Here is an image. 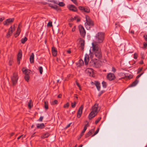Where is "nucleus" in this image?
<instances>
[{"instance_id":"1","label":"nucleus","mask_w":147,"mask_h":147,"mask_svg":"<svg viewBox=\"0 0 147 147\" xmlns=\"http://www.w3.org/2000/svg\"><path fill=\"white\" fill-rule=\"evenodd\" d=\"M92 44L93 54L96 58L99 59H101L102 57V54L100 46L98 44L94 43H92Z\"/></svg>"},{"instance_id":"2","label":"nucleus","mask_w":147,"mask_h":147,"mask_svg":"<svg viewBox=\"0 0 147 147\" xmlns=\"http://www.w3.org/2000/svg\"><path fill=\"white\" fill-rule=\"evenodd\" d=\"M100 108L98 107V104L96 103L92 107V110L88 116V119H91L95 117L100 110Z\"/></svg>"},{"instance_id":"3","label":"nucleus","mask_w":147,"mask_h":147,"mask_svg":"<svg viewBox=\"0 0 147 147\" xmlns=\"http://www.w3.org/2000/svg\"><path fill=\"white\" fill-rule=\"evenodd\" d=\"M104 33L99 32H98L95 36V41L92 43L98 44V43H102L104 39Z\"/></svg>"},{"instance_id":"4","label":"nucleus","mask_w":147,"mask_h":147,"mask_svg":"<svg viewBox=\"0 0 147 147\" xmlns=\"http://www.w3.org/2000/svg\"><path fill=\"white\" fill-rule=\"evenodd\" d=\"M85 18L86 22L85 23V25L87 30H89L91 26H93L94 25L93 22L89 18L88 16H86Z\"/></svg>"},{"instance_id":"5","label":"nucleus","mask_w":147,"mask_h":147,"mask_svg":"<svg viewBox=\"0 0 147 147\" xmlns=\"http://www.w3.org/2000/svg\"><path fill=\"white\" fill-rule=\"evenodd\" d=\"M91 65L96 68H98L101 66L102 64V62L100 60H92L90 62Z\"/></svg>"},{"instance_id":"6","label":"nucleus","mask_w":147,"mask_h":147,"mask_svg":"<svg viewBox=\"0 0 147 147\" xmlns=\"http://www.w3.org/2000/svg\"><path fill=\"white\" fill-rule=\"evenodd\" d=\"M18 79V75L17 73H14L13 76L11 77V80L13 85L16 84Z\"/></svg>"},{"instance_id":"7","label":"nucleus","mask_w":147,"mask_h":147,"mask_svg":"<svg viewBox=\"0 0 147 147\" xmlns=\"http://www.w3.org/2000/svg\"><path fill=\"white\" fill-rule=\"evenodd\" d=\"M79 29L81 36L84 37L86 35V32L83 26L81 25L79 26Z\"/></svg>"},{"instance_id":"8","label":"nucleus","mask_w":147,"mask_h":147,"mask_svg":"<svg viewBox=\"0 0 147 147\" xmlns=\"http://www.w3.org/2000/svg\"><path fill=\"white\" fill-rule=\"evenodd\" d=\"M14 20V18H9L6 19L3 22V24L4 25L8 26L12 23Z\"/></svg>"},{"instance_id":"9","label":"nucleus","mask_w":147,"mask_h":147,"mask_svg":"<svg viewBox=\"0 0 147 147\" xmlns=\"http://www.w3.org/2000/svg\"><path fill=\"white\" fill-rule=\"evenodd\" d=\"M79 9L82 12H84L86 13L90 12V10L89 8L88 7H84L82 6H79L78 7Z\"/></svg>"},{"instance_id":"10","label":"nucleus","mask_w":147,"mask_h":147,"mask_svg":"<svg viewBox=\"0 0 147 147\" xmlns=\"http://www.w3.org/2000/svg\"><path fill=\"white\" fill-rule=\"evenodd\" d=\"M107 77L108 80L111 81L114 79L115 76L114 74L110 73L108 74Z\"/></svg>"},{"instance_id":"11","label":"nucleus","mask_w":147,"mask_h":147,"mask_svg":"<svg viewBox=\"0 0 147 147\" xmlns=\"http://www.w3.org/2000/svg\"><path fill=\"white\" fill-rule=\"evenodd\" d=\"M83 108V105H81L79 108L78 110V112L77 117L78 118H79L82 113V110Z\"/></svg>"},{"instance_id":"12","label":"nucleus","mask_w":147,"mask_h":147,"mask_svg":"<svg viewBox=\"0 0 147 147\" xmlns=\"http://www.w3.org/2000/svg\"><path fill=\"white\" fill-rule=\"evenodd\" d=\"M14 30V29H13L12 26H11L8 32L7 33L6 36L7 38L9 37L12 34Z\"/></svg>"},{"instance_id":"13","label":"nucleus","mask_w":147,"mask_h":147,"mask_svg":"<svg viewBox=\"0 0 147 147\" xmlns=\"http://www.w3.org/2000/svg\"><path fill=\"white\" fill-rule=\"evenodd\" d=\"M86 73L90 76H92L93 70L92 68H87L86 70Z\"/></svg>"},{"instance_id":"14","label":"nucleus","mask_w":147,"mask_h":147,"mask_svg":"<svg viewBox=\"0 0 147 147\" xmlns=\"http://www.w3.org/2000/svg\"><path fill=\"white\" fill-rule=\"evenodd\" d=\"M80 47L81 49V50H83L84 48V41L83 39L80 38Z\"/></svg>"},{"instance_id":"15","label":"nucleus","mask_w":147,"mask_h":147,"mask_svg":"<svg viewBox=\"0 0 147 147\" xmlns=\"http://www.w3.org/2000/svg\"><path fill=\"white\" fill-rule=\"evenodd\" d=\"M22 56V52L21 50H20L17 55V61L18 64L20 63V61Z\"/></svg>"},{"instance_id":"16","label":"nucleus","mask_w":147,"mask_h":147,"mask_svg":"<svg viewBox=\"0 0 147 147\" xmlns=\"http://www.w3.org/2000/svg\"><path fill=\"white\" fill-rule=\"evenodd\" d=\"M22 71L25 75H28L30 72V70L28 69H26L25 67H23L22 69Z\"/></svg>"},{"instance_id":"17","label":"nucleus","mask_w":147,"mask_h":147,"mask_svg":"<svg viewBox=\"0 0 147 147\" xmlns=\"http://www.w3.org/2000/svg\"><path fill=\"white\" fill-rule=\"evenodd\" d=\"M69 9L73 11H76L77 10V8L73 5H71L69 7Z\"/></svg>"},{"instance_id":"18","label":"nucleus","mask_w":147,"mask_h":147,"mask_svg":"<svg viewBox=\"0 0 147 147\" xmlns=\"http://www.w3.org/2000/svg\"><path fill=\"white\" fill-rule=\"evenodd\" d=\"M52 52L53 55L54 57L56 56L57 54V50L55 47H52Z\"/></svg>"},{"instance_id":"19","label":"nucleus","mask_w":147,"mask_h":147,"mask_svg":"<svg viewBox=\"0 0 147 147\" xmlns=\"http://www.w3.org/2000/svg\"><path fill=\"white\" fill-rule=\"evenodd\" d=\"M84 64L83 61L82 59H80L78 62L76 63V65L77 67H80L83 65Z\"/></svg>"},{"instance_id":"20","label":"nucleus","mask_w":147,"mask_h":147,"mask_svg":"<svg viewBox=\"0 0 147 147\" xmlns=\"http://www.w3.org/2000/svg\"><path fill=\"white\" fill-rule=\"evenodd\" d=\"M34 55L33 53H31L30 57V61L31 63H34Z\"/></svg>"},{"instance_id":"21","label":"nucleus","mask_w":147,"mask_h":147,"mask_svg":"<svg viewBox=\"0 0 147 147\" xmlns=\"http://www.w3.org/2000/svg\"><path fill=\"white\" fill-rule=\"evenodd\" d=\"M36 125L37 128L38 129H42L45 126L44 124L43 123L37 124Z\"/></svg>"},{"instance_id":"22","label":"nucleus","mask_w":147,"mask_h":147,"mask_svg":"<svg viewBox=\"0 0 147 147\" xmlns=\"http://www.w3.org/2000/svg\"><path fill=\"white\" fill-rule=\"evenodd\" d=\"M95 85L97 90L98 91L100 90V87L99 82L98 81L95 82Z\"/></svg>"},{"instance_id":"23","label":"nucleus","mask_w":147,"mask_h":147,"mask_svg":"<svg viewBox=\"0 0 147 147\" xmlns=\"http://www.w3.org/2000/svg\"><path fill=\"white\" fill-rule=\"evenodd\" d=\"M87 125V124H86L85 125V126H84L83 130L82 132L80 135V138H81V137L84 135V133L85 132V131L86 130V129L87 128V127L86 126Z\"/></svg>"},{"instance_id":"24","label":"nucleus","mask_w":147,"mask_h":147,"mask_svg":"<svg viewBox=\"0 0 147 147\" xmlns=\"http://www.w3.org/2000/svg\"><path fill=\"white\" fill-rule=\"evenodd\" d=\"M94 131L93 129L90 130L86 135V137L87 138L90 136L92 134V131Z\"/></svg>"},{"instance_id":"25","label":"nucleus","mask_w":147,"mask_h":147,"mask_svg":"<svg viewBox=\"0 0 147 147\" xmlns=\"http://www.w3.org/2000/svg\"><path fill=\"white\" fill-rule=\"evenodd\" d=\"M49 135V134L48 133H47L44 134L41 136V138H45L47 137Z\"/></svg>"},{"instance_id":"26","label":"nucleus","mask_w":147,"mask_h":147,"mask_svg":"<svg viewBox=\"0 0 147 147\" xmlns=\"http://www.w3.org/2000/svg\"><path fill=\"white\" fill-rule=\"evenodd\" d=\"M138 81L136 80L134 81L130 85V87H133L135 86L138 83Z\"/></svg>"},{"instance_id":"27","label":"nucleus","mask_w":147,"mask_h":147,"mask_svg":"<svg viewBox=\"0 0 147 147\" xmlns=\"http://www.w3.org/2000/svg\"><path fill=\"white\" fill-rule=\"evenodd\" d=\"M49 6L51 8H53L55 9H57V7L56 5H53L52 4H49Z\"/></svg>"},{"instance_id":"28","label":"nucleus","mask_w":147,"mask_h":147,"mask_svg":"<svg viewBox=\"0 0 147 147\" xmlns=\"http://www.w3.org/2000/svg\"><path fill=\"white\" fill-rule=\"evenodd\" d=\"M89 57L88 56H86L84 58V62L86 65H87L88 63Z\"/></svg>"},{"instance_id":"29","label":"nucleus","mask_w":147,"mask_h":147,"mask_svg":"<svg viewBox=\"0 0 147 147\" xmlns=\"http://www.w3.org/2000/svg\"><path fill=\"white\" fill-rule=\"evenodd\" d=\"M20 28L19 27V26L18 27V29L16 33V34L15 35V36L16 37L17 36L19 35L20 34Z\"/></svg>"},{"instance_id":"30","label":"nucleus","mask_w":147,"mask_h":147,"mask_svg":"<svg viewBox=\"0 0 147 147\" xmlns=\"http://www.w3.org/2000/svg\"><path fill=\"white\" fill-rule=\"evenodd\" d=\"M27 40V38L25 37L24 38H22L21 40V42L22 43L24 44Z\"/></svg>"},{"instance_id":"31","label":"nucleus","mask_w":147,"mask_h":147,"mask_svg":"<svg viewBox=\"0 0 147 147\" xmlns=\"http://www.w3.org/2000/svg\"><path fill=\"white\" fill-rule=\"evenodd\" d=\"M29 76L28 75H25L24 77V79L25 80L27 81V82H28L29 80Z\"/></svg>"},{"instance_id":"32","label":"nucleus","mask_w":147,"mask_h":147,"mask_svg":"<svg viewBox=\"0 0 147 147\" xmlns=\"http://www.w3.org/2000/svg\"><path fill=\"white\" fill-rule=\"evenodd\" d=\"M45 108L46 109H48V103L45 101Z\"/></svg>"},{"instance_id":"33","label":"nucleus","mask_w":147,"mask_h":147,"mask_svg":"<svg viewBox=\"0 0 147 147\" xmlns=\"http://www.w3.org/2000/svg\"><path fill=\"white\" fill-rule=\"evenodd\" d=\"M59 6L61 7L64 6L65 4L63 2H59V3H58V4Z\"/></svg>"},{"instance_id":"34","label":"nucleus","mask_w":147,"mask_h":147,"mask_svg":"<svg viewBox=\"0 0 147 147\" xmlns=\"http://www.w3.org/2000/svg\"><path fill=\"white\" fill-rule=\"evenodd\" d=\"M102 86L104 88H105L107 86V83L105 81H103L102 82Z\"/></svg>"},{"instance_id":"35","label":"nucleus","mask_w":147,"mask_h":147,"mask_svg":"<svg viewBox=\"0 0 147 147\" xmlns=\"http://www.w3.org/2000/svg\"><path fill=\"white\" fill-rule=\"evenodd\" d=\"M39 69L40 73L41 74H42L43 71L42 67L41 66L40 67H39Z\"/></svg>"},{"instance_id":"36","label":"nucleus","mask_w":147,"mask_h":147,"mask_svg":"<svg viewBox=\"0 0 147 147\" xmlns=\"http://www.w3.org/2000/svg\"><path fill=\"white\" fill-rule=\"evenodd\" d=\"M76 103L75 101L74 102V103L73 102L71 103V106L73 108H74L75 107L76 105Z\"/></svg>"},{"instance_id":"37","label":"nucleus","mask_w":147,"mask_h":147,"mask_svg":"<svg viewBox=\"0 0 147 147\" xmlns=\"http://www.w3.org/2000/svg\"><path fill=\"white\" fill-rule=\"evenodd\" d=\"M76 85L79 88V89L80 90H81L82 89L81 88V86H80V84L77 82V80L76 81Z\"/></svg>"},{"instance_id":"38","label":"nucleus","mask_w":147,"mask_h":147,"mask_svg":"<svg viewBox=\"0 0 147 147\" xmlns=\"http://www.w3.org/2000/svg\"><path fill=\"white\" fill-rule=\"evenodd\" d=\"M47 26L49 27H51L52 26V22L50 21L47 24Z\"/></svg>"},{"instance_id":"39","label":"nucleus","mask_w":147,"mask_h":147,"mask_svg":"<svg viewBox=\"0 0 147 147\" xmlns=\"http://www.w3.org/2000/svg\"><path fill=\"white\" fill-rule=\"evenodd\" d=\"M99 131V128H98L97 129V130H96V131L94 133V134L92 136V137H93L95 135H96V134L98 133V132Z\"/></svg>"},{"instance_id":"40","label":"nucleus","mask_w":147,"mask_h":147,"mask_svg":"<svg viewBox=\"0 0 147 147\" xmlns=\"http://www.w3.org/2000/svg\"><path fill=\"white\" fill-rule=\"evenodd\" d=\"M101 119V117L98 118L95 121V124H97L98 122L100 121Z\"/></svg>"},{"instance_id":"41","label":"nucleus","mask_w":147,"mask_h":147,"mask_svg":"<svg viewBox=\"0 0 147 147\" xmlns=\"http://www.w3.org/2000/svg\"><path fill=\"white\" fill-rule=\"evenodd\" d=\"M69 105V104L68 102L66 104L64 105L63 107L64 108H68Z\"/></svg>"},{"instance_id":"42","label":"nucleus","mask_w":147,"mask_h":147,"mask_svg":"<svg viewBox=\"0 0 147 147\" xmlns=\"http://www.w3.org/2000/svg\"><path fill=\"white\" fill-rule=\"evenodd\" d=\"M31 100H30L29 101V102L28 103V107L30 109H31L32 107V105H31Z\"/></svg>"},{"instance_id":"43","label":"nucleus","mask_w":147,"mask_h":147,"mask_svg":"<svg viewBox=\"0 0 147 147\" xmlns=\"http://www.w3.org/2000/svg\"><path fill=\"white\" fill-rule=\"evenodd\" d=\"M138 56V55L136 53H135L134 54V59H136L137 58Z\"/></svg>"},{"instance_id":"44","label":"nucleus","mask_w":147,"mask_h":147,"mask_svg":"<svg viewBox=\"0 0 147 147\" xmlns=\"http://www.w3.org/2000/svg\"><path fill=\"white\" fill-rule=\"evenodd\" d=\"M58 101L57 100H55L52 102V105H54L57 103Z\"/></svg>"},{"instance_id":"45","label":"nucleus","mask_w":147,"mask_h":147,"mask_svg":"<svg viewBox=\"0 0 147 147\" xmlns=\"http://www.w3.org/2000/svg\"><path fill=\"white\" fill-rule=\"evenodd\" d=\"M76 17H75L74 18H72L70 19V20L71 22L73 21L74 20H76Z\"/></svg>"},{"instance_id":"46","label":"nucleus","mask_w":147,"mask_h":147,"mask_svg":"<svg viewBox=\"0 0 147 147\" xmlns=\"http://www.w3.org/2000/svg\"><path fill=\"white\" fill-rule=\"evenodd\" d=\"M25 137V136H24L23 135H22L18 137V138H17V139L18 140V139H19L20 138H21L22 137V139L24 137Z\"/></svg>"},{"instance_id":"47","label":"nucleus","mask_w":147,"mask_h":147,"mask_svg":"<svg viewBox=\"0 0 147 147\" xmlns=\"http://www.w3.org/2000/svg\"><path fill=\"white\" fill-rule=\"evenodd\" d=\"M43 118V117L40 116L39 119V121L40 122H42V121Z\"/></svg>"},{"instance_id":"48","label":"nucleus","mask_w":147,"mask_h":147,"mask_svg":"<svg viewBox=\"0 0 147 147\" xmlns=\"http://www.w3.org/2000/svg\"><path fill=\"white\" fill-rule=\"evenodd\" d=\"M75 4L77 5L78 4V3L76 1V0H71Z\"/></svg>"},{"instance_id":"49","label":"nucleus","mask_w":147,"mask_h":147,"mask_svg":"<svg viewBox=\"0 0 147 147\" xmlns=\"http://www.w3.org/2000/svg\"><path fill=\"white\" fill-rule=\"evenodd\" d=\"M143 73H142L141 74H140L136 76V78H138L140 77L143 74Z\"/></svg>"},{"instance_id":"50","label":"nucleus","mask_w":147,"mask_h":147,"mask_svg":"<svg viewBox=\"0 0 147 147\" xmlns=\"http://www.w3.org/2000/svg\"><path fill=\"white\" fill-rule=\"evenodd\" d=\"M4 19V17L0 18V23L2 22Z\"/></svg>"},{"instance_id":"51","label":"nucleus","mask_w":147,"mask_h":147,"mask_svg":"<svg viewBox=\"0 0 147 147\" xmlns=\"http://www.w3.org/2000/svg\"><path fill=\"white\" fill-rule=\"evenodd\" d=\"M144 37L145 40L147 41V35H145L144 36Z\"/></svg>"},{"instance_id":"52","label":"nucleus","mask_w":147,"mask_h":147,"mask_svg":"<svg viewBox=\"0 0 147 147\" xmlns=\"http://www.w3.org/2000/svg\"><path fill=\"white\" fill-rule=\"evenodd\" d=\"M141 55L142 56V59H144V53H141Z\"/></svg>"},{"instance_id":"53","label":"nucleus","mask_w":147,"mask_h":147,"mask_svg":"<svg viewBox=\"0 0 147 147\" xmlns=\"http://www.w3.org/2000/svg\"><path fill=\"white\" fill-rule=\"evenodd\" d=\"M112 71L113 72H115L116 71V69H115V68L114 67H112Z\"/></svg>"},{"instance_id":"54","label":"nucleus","mask_w":147,"mask_h":147,"mask_svg":"<svg viewBox=\"0 0 147 147\" xmlns=\"http://www.w3.org/2000/svg\"><path fill=\"white\" fill-rule=\"evenodd\" d=\"M144 46L145 47L147 46V42H144Z\"/></svg>"},{"instance_id":"55","label":"nucleus","mask_w":147,"mask_h":147,"mask_svg":"<svg viewBox=\"0 0 147 147\" xmlns=\"http://www.w3.org/2000/svg\"><path fill=\"white\" fill-rule=\"evenodd\" d=\"M142 68L139 69L138 70V73H140L142 70Z\"/></svg>"},{"instance_id":"56","label":"nucleus","mask_w":147,"mask_h":147,"mask_svg":"<svg viewBox=\"0 0 147 147\" xmlns=\"http://www.w3.org/2000/svg\"><path fill=\"white\" fill-rule=\"evenodd\" d=\"M76 29L75 26H74L72 29V32H74L75 31Z\"/></svg>"},{"instance_id":"57","label":"nucleus","mask_w":147,"mask_h":147,"mask_svg":"<svg viewBox=\"0 0 147 147\" xmlns=\"http://www.w3.org/2000/svg\"><path fill=\"white\" fill-rule=\"evenodd\" d=\"M61 96H62V95H61V94H59V95L57 97H58V98H61Z\"/></svg>"},{"instance_id":"58","label":"nucleus","mask_w":147,"mask_h":147,"mask_svg":"<svg viewBox=\"0 0 147 147\" xmlns=\"http://www.w3.org/2000/svg\"><path fill=\"white\" fill-rule=\"evenodd\" d=\"M67 53L70 54L71 53V51L70 50H67Z\"/></svg>"},{"instance_id":"59","label":"nucleus","mask_w":147,"mask_h":147,"mask_svg":"<svg viewBox=\"0 0 147 147\" xmlns=\"http://www.w3.org/2000/svg\"><path fill=\"white\" fill-rule=\"evenodd\" d=\"M70 124H71V123H69V124H68L66 127V128H67L68 127H69L70 125Z\"/></svg>"},{"instance_id":"60","label":"nucleus","mask_w":147,"mask_h":147,"mask_svg":"<svg viewBox=\"0 0 147 147\" xmlns=\"http://www.w3.org/2000/svg\"><path fill=\"white\" fill-rule=\"evenodd\" d=\"M52 2L58 4V3H57V2L55 1H53Z\"/></svg>"},{"instance_id":"61","label":"nucleus","mask_w":147,"mask_h":147,"mask_svg":"<svg viewBox=\"0 0 147 147\" xmlns=\"http://www.w3.org/2000/svg\"><path fill=\"white\" fill-rule=\"evenodd\" d=\"M80 20V19L79 18H77L76 20L77 22H79Z\"/></svg>"},{"instance_id":"62","label":"nucleus","mask_w":147,"mask_h":147,"mask_svg":"<svg viewBox=\"0 0 147 147\" xmlns=\"http://www.w3.org/2000/svg\"><path fill=\"white\" fill-rule=\"evenodd\" d=\"M14 134V133H12L11 134H10V136H13Z\"/></svg>"},{"instance_id":"63","label":"nucleus","mask_w":147,"mask_h":147,"mask_svg":"<svg viewBox=\"0 0 147 147\" xmlns=\"http://www.w3.org/2000/svg\"><path fill=\"white\" fill-rule=\"evenodd\" d=\"M131 33H132V34H134V31L133 30H131Z\"/></svg>"},{"instance_id":"64","label":"nucleus","mask_w":147,"mask_h":147,"mask_svg":"<svg viewBox=\"0 0 147 147\" xmlns=\"http://www.w3.org/2000/svg\"><path fill=\"white\" fill-rule=\"evenodd\" d=\"M82 146H83V145H82V144H81L78 147H82Z\"/></svg>"}]
</instances>
